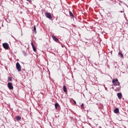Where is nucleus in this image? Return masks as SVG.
<instances>
[{
  "label": "nucleus",
  "mask_w": 128,
  "mask_h": 128,
  "mask_svg": "<svg viewBox=\"0 0 128 128\" xmlns=\"http://www.w3.org/2000/svg\"><path fill=\"white\" fill-rule=\"evenodd\" d=\"M112 82L115 86H120V82H118V78L113 79Z\"/></svg>",
  "instance_id": "obj_1"
},
{
  "label": "nucleus",
  "mask_w": 128,
  "mask_h": 128,
  "mask_svg": "<svg viewBox=\"0 0 128 128\" xmlns=\"http://www.w3.org/2000/svg\"><path fill=\"white\" fill-rule=\"evenodd\" d=\"M16 68L18 72H22V66L18 62L16 64Z\"/></svg>",
  "instance_id": "obj_2"
},
{
  "label": "nucleus",
  "mask_w": 128,
  "mask_h": 128,
  "mask_svg": "<svg viewBox=\"0 0 128 128\" xmlns=\"http://www.w3.org/2000/svg\"><path fill=\"white\" fill-rule=\"evenodd\" d=\"M45 16L47 18H49V20H52V14H50V13L48 12H46Z\"/></svg>",
  "instance_id": "obj_3"
},
{
  "label": "nucleus",
  "mask_w": 128,
  "mask_h": 128,
  "mask_svg": "<svg viewBox=\"0 0 128 128\" xmlns=\"http://www.w3.org/2000/svg\"><path fill=\"white\" fill-rule=\"evenodd\" d=\"M8 86L9 90H14V86H12V82H8Z\"/></svg>",
  "instance_id": "obj_4"
},
{
  "label": "nucleus",
  "mask_w": 128,
  "mask_h": 128,
  "mask_svg": "<svg viewBox=\"0 0 128 128\" xmlns=\"http://www.w3.org/2000/svg\"><path fill=\"white\" fill-rule=\"evenodd\" d=\"M3 47L4 48H5L6 50H8V43H4L2 44Z\"/></svg>",
  "instance_id": "obj_5"
},
{
  "label": "nucleus",
  "mask_w": 128,
  "mask_h": 128,
  "mask_svg": "<svg viewBox=\"0 0 128 128\" xmlns=\"http://www.w3.org/2000/svg\"><path fill=\"white\" fill-rule=\"evenodd\" d=\"M117 96L119 100H122V94L120 92L117 93Z\"/></svg>",
  "instance_id": "obj_6"
},
{
  "label": "nucleus",
  "mask_w": 128,
  "mask_h": 128,
  "mask_svg": "<svg viewBox=\"0 0 128 128\" xmlns=\"http://www.w3.org/2000/svg\"><path fill=\"white\" fill-rule=\"evenodd\" d=\"M52 40H54V42H58V38H56V36H52Z\"/></svg>",
  "instance_id": "obj_7"
},
{
  "label": "nucleus",
  "mask_w": 128,
  "mask_h": 128,
  "mask_svg": "<svg viewBox=\"0 0 128 128\" xmlns=\"http://www.w3.org/2000/svg\"><path fill=\"white\" fill-rule=\"evenodd\" d=\"M16 120L17 122H20L22 120V118L20 116H16Z\"/></svg>",
  "instance_id": "obj_8"
},
{
  "label": "nucleus",
  "mask_w": 128,
  "mask_h": 128,
  "mask_svg": "<svg viewBox=\"0 0 128 128\" xmlns=\"http://www.w3.org/2000/svg\"><path fill=\"white\" fill-rule=\"evenodd\" d=\"M31 44H32V47L34 52H36V47H34V43L32 42Z\"/></svg>",
  "instance_id": "obj_9"
},
{
  "label": "nucleus",
  "mask_w": 128,
  "mask_h": 128,
  "mask_svg": "<svg viewBox=\"0 0 128 128\" xmlns=\"http://www.w3.org/2000/svg\"><path fill=\"white\" fill-rule=\"evenodd\" d=\"M54 106L56 110H58V108H60V104H58V103H56Z\"/></svg>",
  "instance_id": "obj_10"
},
{
  "label": "nucleus",
  "mask_w": 128,
  "mask_h": 128,
  "mask_svg": "<svg viewBox=\"0 0 128 128\" xmlns=\"http://www.w3.org/2000/svg\"><path fill=\"white\" fill-rule=\"evenodd\" d=\"M118 112H120V110H118V108H116L114 110V114H118Z\"/></svg>",
  "instance_id": "obj_11"
},
{
  "label": "nucleus",
  "mask_w": 128,
  "mask_h": 128,
  "mask_svg": "<svg viewBox=\"0 0 128 128\" xmlns=\"http://www.w3.org/2000/svg\"><path fill=\"white\" fill-rule=\"evenodd\" d=\"M118 56L121 58H123L124 55L122 54V53L119 52L118 54Z\"/></svg>",
  "instance_id": "obj_12"
},
{
  "label": "nucleus",
  "mask_w": 128,
  "mask_h": 128,
  "mask_svg": "<svg viewBox=\"0 0 128 128\" xmlns=\"http://www.w3.org/2000/svg\"><path fill=\"white\" fill-rule=\"evenodd\" d=\"M63 90L64 92H66V87L65 86H63Z\"/></svg>",
  "instance_id": "obj_13"
},
{
  "label": "nucleus",
  "mask_w": 128,
  "mask_h": 128,
  "mask_svg": "<svg viewBox=\"0 0 128 128\" xmlns=\"http://www.w3.org/2000/svg\"><path fill=\"white\" fill-rule=\"evenodd\" d=\"M70 15L74 18V14H72V12H69Z\"/></svg>",
  "instance_id": "obj_14"
},
{
  "label": "nucleus",
  "mask_w": 128,
  "mask_h": 128,
  "mask_svg": "<svg viewBox=\"0 0 128 128\" xmlns=\"http://www.w3.org/2000/svg\"><path fill=\"white\" fill-rule=\"evenodd\" d=\"M34 31L35 32V34H36V26H34Z\"/></svg>",
  "instance_id": "obj_15"
},
{
  "label": "nucleus",
  "mask_w": 128,
  "mask_h": 128,
  "mask_svg": "<svg viewBox=\"0 0 128 128\" xmlns=\"http://www.w3.org/2000/svg\"><path fill=\"white\" fill-rule=\"evenodd\" d=\"M8 82H12V79L10 77H8Z\"/></svg>",
  "instance_id": "obj_16"
},
{
  "label": "nucleus",
  "mask_w": 128,
  "mask_h": 128,
  "mask_svg": "<svg viewBox=\"0 0 128 128\" xmlns=\"http://www.w3.org/2000/svg\"><path fill=\"white\" fill-rule=\"evenodd\" d=\"M84 104H82L81 105L82 108H84Z\"/></svg>",
  "instance_id": "obj_17"
},
{
  "label": "nucleus",
  "mask_w": 128,
  "mask_h": 128,
  "mask_svg": "<svg viewBox=\"0 0 128 128\" xmlns=\"http://www.w3.org/2000/svg\"><path fill=\"white\" fill-rule=\"evenodd\" d=\"M27 0V2H32V1H30V0Z\"/></svg>",
  "instance_id": "obj_18"
},
{
  "label": "nucleus",
  "mask_w": 128,
  "mask_h": 128,
  "mask_svg": "<svg viewBox=\"0 0 128 128\" xmlns=\"http://www.w3.org/2000/svg\"><path fill=\"white\" fill-rule=\"evenodd\" d=\"M74 102L75 104H76V100H74Z\"/></svg>",
  "instance_id": "obj_19"
},
{
  "label": "nucleus",
  "mask_w": 128,
  "mask_h": 128,
  "mask_svg": "<svg viewBox=\"0 0 128 128\" xmlns=\"http://www.w3.org/2000/svg\"><path fill=\"white\" fill-rule=\"evenodd\" d=\"M120 12H124V11H120Z\"/></svg>",
  "instance_id": "obj_20"
},
{
  "label": "nucleus",
  "mask_w": 128,
  "mask_h": 128,
  "mask_svg": "<svg viewBox=\"0 0 128 128\" xmlns=\"http://www.w3.org/2000/svg\"><path fill=\"white\" fill-rule=\"evenodd\" d=\"M120 90V88H119V89H118V90Z\"/></svg>",
  "instance_id": "obj_21"
},
{
  "label": "nucleus",
  "mask_w": 128,
  "mask_h": 128,
  "mask_svg": "<svg viewBox=\"0 0 128 128\" xmlns=\"http://www.w3.org/2000/svg\"><path fill=\"white\" fill-rule=\"evenodd\" d=\"M104 88L106 87V85H104Z\"/></svg>",
  "instance_id": "obj_22"
},
{
  "label": "nucleus",
  "mask_w": 128,
  "mask_h": 128,
  "mask_svg": "<svg viewBox=\"0 0 128 128\" xmlns=\"http://www.w3.org/2000/svg\"><path fill=\"white\" fill-rule=\"evenodd\" d=\"M105 90H106V88L105 87Z\"/></svg>",
  "instance_id": "obj_23"
},
{
  "label": "nucleus",
  "mask_w": 128,
  "mask_h": 128,
  "mask_svg": "<svg viewBox=\"0 0 128 128\" xmlns=\"http://www.w3.org/2000/svg\"><path fill=\"white\" fill-rule=\"evenodd\" d=\"M12 38H14V37L12 36Z\"/></svg>",
  "instance_id": "obj_24"
},
{
  "label": "nucleus",
  "mask_w": 128,
  "mask_h": 128,
  "mask_svg": "<svg viewBox=\"0 0 128 128\" xmlns=\"http://www.w3.org/2000/svg\"><path fill=\"white\" fill-rule=\"evenodd\" d=\"M12 38H14V37L12 36Z\"/></svg>",
  "instance_id": "obj_25"
}]
</instances>
